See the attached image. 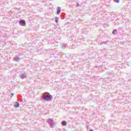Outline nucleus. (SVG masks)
I'll list each match as a JSON object with an SVG mask.
<instances>
[{"instance_id":"obj_4","label":"nucleus","mask_w":131,"mask_h":131,"mask_svg":"<svg viewBox=\"0 0 131 131\" xmlns=\"http://www.w3.org/2000/svg\"><path fill=\"white\" fill-rule=\"evenodd\" d=\"M62 124L63 126H66L67 125V122H66V121H63L62 122Z\"/></svg>"},{"instance_id":"obj_9","label":"nucleus","mask_w":131,"mask_h":131,"mask_svg":"<svg viewBox=\"0 0 131 131\" xmlns=\"http://www.w3.org/2000/svg\"><path fill=\"white\" fill-rule=\"evenodd\" d=\"M90 131H93V130H90Z\"/></svg>"},{"instance_id":"obj_3","label":"nucleus","mask_w":131,"mask_h":131,"mask_svg":"<svg viewBox=\"0 0 131 131\" xmlns=\"http://www.w3.org/2000/svg\"><path fill=\"white\" fill-rule=\"evenodd\" d=\"M14 107H16V108H18L19 107V103H18L17 102H15Z\"/></svg>"},{"instance_id":"obj_5","label":"nucleus","mask_w":131,"mask_h":131,"mask_svg":"<svg viewBox=\"0 0 131 131\" xmlns=\"http://www.w3.org/2000/svg\"><path fill=\"white\" fill-rule=\"evenodd\" d=\"M113 34H114V35L117 34V30L115 29L113 32Z\"/></svg>"},{"instance_id":"obj_1","label":"nucleus","mask_w":131,"mask_h":131,"mask_svg":"<svg viewBox=\"0 0 131 131\" xmlns=\"http://www.w3.org/2000/svg\"><path fill=\"white\" fill-rule=\"evenodd\" d=\"M43 99L46 101H52L53 100V96L49 93H45L43 96Z\"/></svg>"},{"instance_id":"obj_7","label":"nucleus","mask_w":131,"mask_h":131,"mask_svg":"<svg viewBox=\"0 0 131 131\" xmlns=\"http://www.w3.org/2000/svg\"><path fill=\"white\" fill-rule=\"evenodd\" d=\"M60 9H58L57 10V11H56V13H57V14H59V13H60Z\"/></svg>"},{"instance_id":"obj_2","label":"nucleus","mask_w":131,"mask_h":131,"mask_svg":"<svg viewBox=\"0 0 131 131\" xmlns=\"http://www.w3.org/2000/svg\"><path fill=\"white\" fill-rule=\"evenodd\" d=\"M19 23L21 26H26V22L23 20H19Z\"/></svg>"},{"instance_id":"obj_8","label":"nucleus","mask_w":131,"mask_h":131,"mask_svg":"<svg viewBox=\"0 0 131 131\" xmlns=\"http://www.w3.org/2000/svg\"><path fill=\"white\" fill-rule=\"evenodd\" d=\"M114 2H115V3H119V0H114Z\"/></svg>"},{"instance_id":"obj_6","label":"nucleus","mask_w":131,"mask_h":131,"mask_svg":"<svg viewBox=\"0 0 131 131\" xmlns=\"http://www.w3.org/2000/svg\"><path fill=\"white\" fill-rule=\"evenodd\" d=\"M49 123H50V124H52L53 123V121L51 119L48 120Z\"/></svg>"}]
</instances>
